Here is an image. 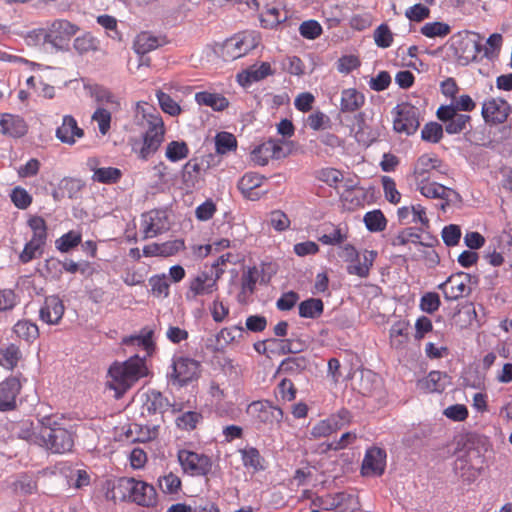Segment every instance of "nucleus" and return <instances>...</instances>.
Masks as SVG:
<instances>
[{"mask_svg": "<svg viewBox=\"0 0 512 512\" xmlns=\"http://www.w3.org/2000/svg\"><path fill=\"white\" fill-rule=\"evenodd\" d=\"M240 452L242 455L243 465L246 468H252L255 472L264 469V466L262 464L263 458L256 448L249 447L241 450Z\"/></svg>", "mask_w": 512, "mask_h": 512, "instance_id": "obj_45", "label": "nucleus"}, {"mask_svg": "<svg viewBox=\"0 0 512 512\" xmlns=\"http://www.w3.org/2000/svg\"><path fill=\"white\" fill-rule=\"evenodd\" d=\"M169 400L159 391L152 390L147 394L144 408L149 414H163L171 407Z\"/></svg>", "mask_w": 512, "mask_h": 512, "instance_id": "obj_33", "label": "nucleus"}, {"mask_svg": "<svg viewBox=\"0 0 512 512\" xmlns=\"http://www.w3.org/2000/svg\"><path fill=\"white\" fill-rule=\"evenodd\" d=\"M449 376L440 371H431L427 377L418 382V386L426 393L442 392L446 388Z\"/></svg>", "mask_w": 512, "mask_h": 512, "instance_id": "obj_27", "label": "nucleus"}, {"mask_svg": "<svg viewBox=\"0 0 512 512\" xmlns=\"http://www.w3.org/2000/svg\"><path fill=\"white\" fill-rule=\"evenodd\" d=\"M92 120L98 125L99 132L106 135L111 127V112L105 107H98L92 115Z\"/></svg>", "mask_w": 512, "mask_h": 512, "instance_id": "obj_57", "label": "nucleus"}, {"mask_svg": "<svg viewBox=\"0 0 512 512\" xmlns=\"http://www.w3.org/2000/svg\"><path fill=\"white\" fill-rule=\"evenodd\" d=\"M20 357V349L14 344L0 349V365L8 370H12L17 366Z\"/></svg>", "mask_w": 512, "mask_h": 512, "instance_id": "obj_44", "label": "nucleus"}, {"mask_svg": "<svg viewBox=\"0 0 512 512\" xmlns=\"http://www.w3.org/2000/svg\"><path fill=\"white\" fill-rule=\"evenodd\" d=\"M172 371L168 374L173 384L184 386L198 378L200 362L189 357H175L171 365Z\"/></svg>", "mask_w": 512, "mask_h": 512, "instance_id": "obj_7", "label": "nucleus"}, {"mask_svg": "<svg viewBox=\"0 0 512 512\" xmlns=\"http://www.w3.org/2000/svg\"><path fill=\"white\" fill-rule=\"evenodd\" d=\"M381 182L385 198L392 204H398L401 200V194L396 188L395 181L389 176H383Z\"/></svg>", "mask_w": 512, "mask_h": 512, "instance_id": "obj_62", "label": "nucleus"}, {"mask_svg": "<svg viewBox=\"0 0 512 512\" xmlns=\"http://www.w3.org/2000/svg\"><path fill=\"white\" fill-rule=\"evenodd\" d=\"M440 304V297L435 292H427L420 299V309L429 314L437 311Z\"/></svg>", "mask_w": 512, "mask_h": 512, "instance_id": "obj_64", "label": "nucleus"}, {"mask_svg": "<svg viewBox=\"0 0 512 512\" xmlns=\"http://www.w3.org/2000/svg\"><path fill=\"white\" fill-rule=\"evenodd\" d=\"M48 43L55 48H63L78 32L79 28L65 19H56L47 25Z\"/></svg>", "mask_w": 512, "mask_h": 512, "instance_id": "obj_11", "label": "nucleus"}, {"mask_svg": "<svg viewBox=\"0 0 512 512\" xmlns=\"http://www.w3.org/2000/svg\"><path fill=\"white\" fill-rule=\"evenodd\" d=\"M122 492V498L143 507H153L157 503V492L154 486L130 477H122L116 487Z\"/></svg>", "mask_w": 512, "mask_h": 512, "instance_id": "obj_4", "label": "nucleus"}, {"mask_svg": "<svg viewBox=\"0 0 512 512\" xmlns=\"http://www.w3.org/2000/svg\"><path fill=\"white\" fill-rule=\"evenodd\" d=\"M416 185L420 193L426 198L442 200L445 197L446 186L437 182L426 180L416 183Z\"/></svg>", "mask_w": 512, "mask_h": 512, "instance_id": "obj_42", "label": "nucleus"}, {"mask_svg": "<svg viewBox=\"0 0 512 512\" xmlns=\"http://www.w3.org/2000/svg\"><path fill=\"white\" fill-rule=\"evenodd\" d=\"M436 116L444 124L447 134H460L470 131L472 128L471 116L456 112L452 106H440L437 109Z\"/></svg>", "mask_w": 512, "mask_h": 512, "instance_id": "obj_8", "label": "nucleus"}, {"mask_svg": "<svg viewBox=\"0 0 512 512\" xmlns=\"http://www.w3.org/2000/svg\"><path fill=\"white\" fill-rule=\"evenodd\" d=\"M12 488L17 494L29 495L37 491V482L33 476L28 474H21L13 482Z\"/></svg>", "mask_w": 512, "mask_h": 512, "instance_id": "obj_43", "label": "nucleus"}, {"mask_svg": "<svg viewBox=\"0 0 512 512\" xmlns=\"http://www.w3.org/2000/svg\"><path fill=\"white\" fill-rule=\"evenodd\" d=\"M141 227L144 238H153L161 234L167 227V219L164 211L152 210L143 215Z\"/></svg>", "mask_w": 512, "mask_h": 512, "instance_id": "obj_21", "label": "nucleus"}, {"mask_svg": "<svg viewBox=\"0 0 512 512\" xmlns=\"http://www.w3.org/2000/svg\"><path fill=\"white\" fill-rule=\"evenodd\" d=\"M247 413L260 424L273 426L280 424L283 420V410L274 406L270 401H254L248 408Z\"/></svg>", "mask_w": 512, "mask_h": 512, "instance_id": "obj_9", "label": "nucleus"}, {"mask_svg": "<svg viewBox=\"0 0 512 512\" xmlns=\"http://www.w3.org/2000/svg\"><path fill=\"white\" fill-rule=\"evenodd\" d=\"M215 148L218 154H226L237 148L236 137L229 132H219L215 136Z\"/></svg>", "mask_w": 512, "mask_h": 512, "instance_id": "obj_47", "label": "nucleus"}, {"mask_svg": "<svg viewBox=\"0 0 512 512\" xmlns=\"http://www.w3.org/2000/svg\"><path fill=\"white\" fill-rule=\"evenodd\" d=\"M153 330L145 327L143 328L138 335H131L129 337H125L122 340L124 345H132L142 347L145 351H149L153 348L154 344L152 341Z\"/></svg>", "mask_w": 512, "mask_h": 512, "instance_id": "obj_37", "label": "nucleus"}, {"mask_svg": "<svg viewBox=\"0 0 512 512\" xmlns=\"http://www.w3.org/2000/svg\"><path fill=\"white\" fill-rule=\"evenodd\" d=\"M263 180L264 176L258 173H245L238 182V189L246 198L255 200L258 198V194L254 190L262 185Z\"/></svg>", "mask_w": 512, "mask_h": 512, "instance_id": "obj_28", "label": "nucleus"}, {"mask_svg": "<svg viewBox=\"0 0 512 512\" xmlns=\"http://www.w3.org/2000/svg\"><path fill=\"white\" fill-rule=\"evenodd\" d=\"M354 496L346 492H338L334 494H327L324 496H316L311 501V506L325 511L338 510L344 512L349 509L353 502Z\"/></svg>", "mask_w": 512, "mask_h": 512, "instance_id": "obj_14", "label": "nucleus"}, {"mask_svg": "<svg viewBox=\"0 0 512 512\" xmlns=\"http://www.w3.org/2000/svg\"><path fill=\"white\" fill-rule=\"evenodd\" d=\"M178 461L183 471L191 476H205L212 468L211 459L189 450H179Z\"/></svg>", "mask_w": 512, "mask_h": 512, "instance_id": "obj_10", "label": "nucleus"}, {"mask_svg": "<svg viewBox=\"0 0 512 512\" xmlns=\"http://www.w3.org/2000/svg\"><path fill=\"white\" fill-rule=\"evenodd\" d=\"M202 419V415L195 411H188L177 417L176 424L180 429L193 430Z\"/></svg>", "mask_w": 512, "mask_h": 512, "instance_id": "obj_58", "label": "nucleus"}, {"mask_svg": "<svg viewBox=\"0 0 512 512\" xmlns=\"http://www.w3.org/2000/svg\"><path fill=\"white\" fill-rule=\"evenodd\" d=\"M159 46L160 41L157 37L153 36L149 32H142L136 37L133 49L139 55H146Z\"/></svg>", "mask_w": 512, "mask_h": 512, "instance_id": "obj_34", "label": "nucleus"}, {"mask_svg": "<svg viewBox=\"0 0 512 512\" xmlns=\"http://www.w3.org/2000/svg\"><path fill=\"white\" fill-rule=\"evenodd\" d=\"M480 52V44L473 39L464 38L457 42L455 56L462 65H467L477 59Z\"/></svg>", "mask_w": 512, "mask_h": 512, "instance_id": "obj_25", "label": "nucleus"}, {"mask_svg": "<svg viewBox=\"0 0 512 512\" xmlns=\"http://www.w3.org/2000/svg\"><path fill=\"white\" fill-rule=\"evenodd\" d=\"M322 32V26L316 20L304 21L299 27L300 35L310 40L318 38Z\"/></svg>", "mask_w": 512, "mask_h": 512, "instance_id": "obj_63", "label": "nucleus"}, {"mask_svg": "<svg viewBox=\"0 0 512 512\" xmlns=\"http://www.w3.org/2000/svg\"><path fill=\"white\" fill-rule=\"evenodd\" d=\"M471 275L465 272L452 274L447 280L438 285V289L442 290L446 300H458L471 293L469 283Z\"/></svg>", "mask_w": 512, "mask_h": 512, "instance_id": "obj_12", "label": "nucleus"}, {"mask_svg": "<svg viewBox=\"0 0 512 512\" xmlns=\"http://www.w3.org/2000/svg\"><path fill=\"white\" fill-rule=\"evenodd\" d=\"M16 434L18 438L27 440L34 444L40 445L39 432L36 433L33 428V423L30 421H22L17 426Z\"/></svg>", "mask_w": 512, "mask_h": 512, "instance_id": "obj_59", "label": "nucleus"}, {"mask_svg": "<svg viewBox=\"0 0 512 512\" xmlns=\"http://www.w3.org/2000/svg\"><path fill=\"white\" fill-rule=\"evenodd\" d=\"M364 222L369 231L380 232L386 228V218L380 210L367 212L364 216Z\"/></svg>", "mask_w": 512, "mask_h": 512, "instance_id": "obj_51", "label": "nucleus"}, {"mask_svg": "<svg viewBox=\"0 0 512 512\" xmlns=\"http://www.w3.org/2000/svg\"><path fill=\"white\" fill-rule=\"evenodd\" d=\"M273 74L274 70L271 68L270 63L262 62L260 65L254 64L244 72L238 74V81L242 86H247Z\"/></svg>", "mask_w": 512, "mask_h": 512, "instance_id": "obj_26", "label": "nucleus"}, {"mask_svg": "<svg viewBox=\"0 0 512 512\" xmlns=\"http://www.w3.org/2000/svg\"><path fill=\"white\" fill-rule=\"evenodd\" d=\"M14 333L26 342H33L39 336L38 326L28 320H20L13 327Z\"/></svg>", "mask_w": 512, "mask_h": 512, "instance_id": "obj_39", "label": "nucleus"}, {"mask_svg": "<svg viewBox=\"0 0 512 512\" xmlns=\"http://www.w3.org/2000/svg\"><path fill=\"white\" fill-rule=\"evenodd\" d=\"M28 131L25 120L10 113H4L0 117V133L13 138L23 137Z\"/></svg>", "mask_w": 512, "mask_h": 512, "instance_id": "obj_23", "label": "nucleus"}, {"mask_svg": "<svg viewBox=\"0 0 512 512\" xmlns=\"http://www.w3.org/2000/svg\"><path fill=\"white\" fill-rule=\"evenodd\" d=\"M122 177V172L114 167H102L94 170L92 180L103 184L117 183Z\"/></svg>", "mask_w": 512, "mask_h": 512, "instance_id": "obj_40", "label": "nucleus"}, {"mask_svg": "<svg viewBox=\"0 0 512 512\" xmlns=\"http://www.w3.org/2000/svg\"><path fill=\"white\" fill-rule=\"evenodd\" d=\"M28 225L33 231L31 240L40 242L46 245L47 241V225L45 220L40 216H32L28 220Z\"/></svg>", "mask_w": 512, "mask_h": 512, "instance_id": "obj_50", "label": "nucleus"}, {"mask_svg": "<svg viewBox=\"0 0 512 512\" xmlns=\"http://www.w3.org/2000/svg\"><path fill=\"white\" fill-rule=\"evenodd\" d=\"M259 43L260 37L256 32H243L224 42L222 55L226 60H235L257 48Z\"/></svg>", "mask_w": 512, "mask_h": 512, "instance_id": "obj_6", "label": "nucleus"}, {"mask_svg": "<svg viewBox=\"0 0 512 512\" xmlns=\"http://www.w3.org/2000/svg\"><path fill=\"white\" fill-rule=\"evenodd\" d=\"M135 124L145 130L139 157L146 160L158 150L164 140V122L154 107L148 103H137Z\"/></svg>", "mask_w": 512, "mask_h": 512, "instance_id": "obj_1", "label": "nucleus"}, {"mask_svg": "<svg viewBox=\"0 0 512 512\" xmlns=\"http://www.w3.org/2000/svg\"><path fill=\"white\" fill-rule=\"evenodd\" d=\"M374 41L380 48H388L393 42V33L386 24H381L374 31Z\"/></svg>", "mask_w": 512, "mask_h": 512, "instance_id": "obj_61", "label": "nucleus"}, {"mask_svg": "<svg viewBox=\"0 0 512 512\" xmlns=\"http://www.w3.org/2000/svg\"><path fill=\"white\" fill-rule=\"evenodd\" d=\"M409 328L408 321H397L390 329V343L395 349H403L409 342Z\"/></svg>", "mask_w": 512, "mask_h": 512, "instance_id": "obj_32", "label": "nucleus"}, {"mask_svg": "<svg viewBox=\"0 0 512 512\" xmlns=\"http://www.w3.org/2000/svg\"><path fill=\"white\" fill-rule=\"evenodd\" d=\"M420 31L428 38L445 37L451 32V27L443 22H429L424 24Z\"/></svg>", "mask_w": 512, "mask_h": 512, "instance_id": "obj_53", "label": "nucleus"}, {"mask_svg": "<svg viewBox=\"0 0 512 512\" xmlns=\"http://www.w3.org/2000/svg\"><path fill=\"white\" fill-rule=\"evenodd\" d=\"M156 97L163 112L171 116H177L181 113L182 109L180 105L167 93L157 90Z\"/></svg>", "mask_w": 512, "mask_h": 512, "instance_id": "obj_54", "label": "nucleus"}, {"mask_svg": "<svg viewBox=\"0 0 512 512\" xmlns=\"http://www.w3.org/2000/svg\"><path fill=\"white\" fill-rule=\"evenodd\" d=\"M39 423L38 439L41 442L40 446L55 454H62L72 450L74 446L72 432L64 428L55 417H43Z\"/></svg>", "mask_w": 512, "mask_h": 512, "instance_id": "obj_3", "label": "nucleus"}, {"mask_svg": "<svg viewBox=\"0 0 512 512\" xmlns=\"http://www.w3.org/2000/svg\"><path fill=\"white\" fill-rule=\"evenodd\" d=\"M21 390V383L16 377H8L0 383V411L16 408V398Z\"/></svg>", "mask_w": 512, "mask_h": 512, "instance_id": "obj_20", "label": "nucleus"}, {"mask_svg": "<svg viewBox=\"0 0 512 512\" xmlns=\"http://www.w3.org/2000/svg\"><path fill=\"white\" fill-rule=\"evenodd\" d=\"M148 375L145 357L134 355L124 362L115 361L107 372L106 387L121 398L141 378Z\"/></svg>", "mask_w": 512, "mask_h": 512, "instance_id": "obj_2", "label": "nucleus"}, {"mask_svg": "<svg viewBox=\"0 0 512 512\" xmlns=\"http://www.w3.org/2000/svg\"><path fill=\"white\" fill-rule=\"evenodd\" d=\"M223 270H216L215 274L208 271L200 272L191 282L189 291L193 297L208 295L217 290V281L223 274Z\"/></svg>", "mask_w": 512, "mask_h": 512, "instance_id": "obj_17", "label": "nucleus"}, {"mask_svg": "<svg viewBox=\"0 0 512 512\" xmlns=\"http://www.w3.org/2000/svg\"><path fill=\"white\" fill-rule=\"evenodd\" d=\"M287 156L280 140L269 139L254 148L251 153L252 161L260 166L268 164L270 159H282Z\"/></svg>", "mask_w": 512, "mask_h": 512, "instance_id": "obj_15", "label": "nucleus"}, {"mask_svg": "<svg viewBox=\"0 0 512 512\" xmlns=\"http://www.w3.org/2000/svg\"><path fill=\"white\" fill-rule=\"evenodd\" d=\"M393 129L405 135H413L420 126L419 109L408 102H403L392 110Z\"/></svg>", "mask_w": 512, "mask_h": 512, "instance_id": "obj_5", "label": "nucleus"}, {"mask_svg": "<svg viewBox=\"0 0 512 512\" xmlns=\"http://www.w3.org/2000/svg\"><path fill=\"white\" fill-rule=\"evenodd\" d=\"M323 301L319 298H310L299 304V315L303 318L315 319L322 315Z\"/></svg>", "mask_w": 512, "mask_h": 512, "instance_id": "obj_38", "label": "nucleus"}, {"mask_svg": "<svg viewBox=\"0 0 512 512\" xmlns=\"http://www.w3.org/2000/svg\"><path fill=\"white\" fill-rule=\"evenodd\" d=\"M314 176L317 180L324 182L330 187L336 188L343 181V173L332 167H325L315 171Z\"/></svg>", "mask_w": 512, "mask_h": 512, "instance_id": "obj_41", "label": "nucleus"}, {"mask_svg": "<svg viewBox=\"0 0 512 512\" xmlns=\"http://www.w3.org/2000/svg\"><path fill=\"white\" fill-rule=\"evenodd\" d=\"M92 96L102 107L105 104L109 105L112 109H118L119 107V102L113 93L102 86L93 87Z\"/></svg>", "mask_w": 512, "mask_h": 512, "instance_id": "obj_55", "label": "nucleus"}, {"mask_svg": "<svg viewBox=\"0 0 512 512\" xmlns=\"http://www.w3.org/2000/svg\"><path fill=\"white\" fill-rule=\"evenodd\" d=\"M195 100L199 105L211 107L214 111H223L229 106V101L226 97L208 91L197 92Z\"/></svg>", "mask_w": 512, "mask_h": 512, "instance_id": "obj_30", "label": "nucleus"}, {"mask_svg": "<svg viewBox=\"0 0 512 512\" xmlns=\"http://www.w3.org/2000/svg\"><path fill=\"white\" fill-rule=\"evenodd\" d=\"M364 95L354 88L345 89L341 93L340 109L342 112L352 113L363 106Z\"/></svg>", "mask_w": 512, "mask_h": 512, "instance_id": "obj_31", "label": "nucleus"}, {"mask_svg": "<svg viewBox=\"0 0 512 512\" xmlns=\"http://www.w3.org/2000/svg\"><path fill=\"white\" fill-rule=\"evenodd\" d=\"M84 136V130L77 124L72 115H65L62 125L56 129V137L64 144L73 145L76 140Z\"/></svg>", "mask_w": 512, "mask_h": 512, "instance_id": "obj_24", "label": "nucleus"}, {"mask_svg": "<svg viewBox=\"0 0 512 512\" xmlns=\"http://www.w3.org/2000/svg\"><path fill=\"white\" fill-rule=\"evenodd\" d=\"M166 157L171 162L183 160L189 155V148L184 141H172L166 147Z\"/></svg>", "mask_w": 512, "mask_h": 512, "instance_id": "obj_49", "label": "nucleus"}, {"mask_svg": "<svg viewBox=\"0 0 512 512\" xmlns=\"http://www.w3.org/2000/svg\"><path fill=\"white\" fill-rule=\"evenodd\" d=\"M442 160L435 154H423L414 164L413 176L416 183L429 180L432 171H441Z\"/></svg>", "mask_w": 512, "mask_h": 512, "instance_id": "obj_22", "label": "nucleus"}, {"mask_svg": "<svg viewBox=\"0 0 512 512\" xmlns=\"http://www.w3.org/2000/svg\"><path fill=\"white\" fill-rule=\"evenodd\" d=\"M386 466V452L378 447H372L366 451L362 462V474L364 476H381Z\"/></svg>", "mask_w": 512, "mask_h": 512, "instance_id": "obj_18", "label": "nucleus"}, {"mask_svg": "<svg viewBox=\"0 0 512 512\" xmlns=\"http://www.w3.org/2000/svg\"><path fill=\"white\" fill-rule=\"evenodd\" d=\"M245 333V329L241 325H234L231 327L222 328L215 336L214 339H208L206 348L211 352H220L226 346L239 342Z\"/></svg>", "mask_w": 512, "mask_h": 512, "instance_id": "obj_16", "label": "nucleus"}, {"mask_svg": "<svg viewBox=\"0 0 512 512\" xmlns=\"http://www.w3.org/2000/svg\"><path fill=\"white\" fill-rule=\"evenodd\" d=\"M12 203L19 209H27L32 203V196L22 187H15L10 194Z\"/></svg>", "mask_w": 512, "mask_h": 512, "instance_id": "obj_60", "label": "nucleus"}, {"mask_svg": "<svg viewBox=\"0 0 512 512\" xmlns=\"http://www.w3.org/2000/svg\"><path fill=\"white\" fill-rule=\"evenodd\" d=\"M84 187V183L76 178H64L60 181L58 192L62 197L74 198Z\"/></svg>", "mask_w": 512, "mask_h": 512, "instance_id": "obj_48", "label": "nucleus"}, {"mask_svg": "<svg viewBox=\"0 0 512 512\" xmlns=\"http://www.w3.org/2000/svg\"><path fill=\"white\" fill-rule=\"evenodd\" d=\"M65 312L63 301L57 295H51L45 298L43 305L39 310V318L48 325H57Z\"/></svg>", "mask_w": 512, "mask_h": 512, "instance_id": "obj_19", "label": "nucleus"}, {"mask_svg": "<svg viewBox=\"0 0 512 512\" xmlns=\"http://www.w3.org/2000/svg\"><path fill=\"white\" fill-rule=\"evenodd\" d=\"M81 239V233L71 230L56 240V248L60 252H68L72 248L78 246L81 243Z\"/></svg>", "mask_w": 512, "mask_h": 512, "instance_id": "obj_52", "label": "nucleus"}, {"mask_svg": "<svg viewBox=\"0 0 512 512\" xmlns=\"http://www.w3.org/2000/svg\"><path fill=\"white\" fill-rule=\"evenodd\" d=\"M45 244L29 240L22 252L19 254V261L22 264H27L37 257H41L44 252Z\"/></svg>", "mask_w": 512, "mask_h": 512, "instance_id": "obj_46", "label": "nucleus"}, {"mask_svg": "<svg viewBox=\"0 0 512 512\" xmlns=\"http://www.w3.org/2000/svg\"><path fill=\"white\" fill-rule=\"evenodd\" d=\"M201 165L195 159L189 160L182 169V181L187 189L194 188L199 181Z\"/></svg>", "mask_w": 512, "mask_h": 512, "instance_id": "obj_35", "label": "nucleus"}, {"mask_svg": "<svg viewBox=\"0 0 512 512\" xmlns=\"http://www.w3.org/2000/svg\"><path fill=\"white\" fill-rule=\"evenodd\" d=\"M443 130L441 124L437 122H429L424 125L421 131V138L430 143H438L443 137Z\"/></svg>", "mask_w": 512, "mask_h": 512, "instance_id": "obj_56", "label": "nucleus"}, {"mask_svg": "<svg viewBox=\"0 0 512 512\" xmlns=\"http://www.w3.org/2000/svg\"><path fill=\"white\" fill-rule=\"evenodd\" d=\"M510 113L509 103L502 98L487 99L484 101L481 110L484 121L489 125L503 124Z\"/></svg>", "mask_w": 512, "mask_h": 512, "instance_id": "obj_13", "label": "nucleus"}, {"mask_svg": "<svg viewBox=\"0 0 512 512\" xmlns=\"http://www.w3.org/2000/svg\"><path fill=\"white\" fill-rule=\"evenodd\" d=\"M308 363V359L304 356L288 357L281 362L278 372L284 374H299L307 368Z\"/></svg>", "mask_w": 512, "mask_h": 512, "instance_id": "obj_36", "label": "nucleus"}, {"mask_svg": "<svg viewBox=\"0 0 512 512\" xmlns=\"http://www.w3.org/2000/svg\"><path fill=\"white\" fill-rule=\"evenodd\" d=\"M376 257L377 252L366 250L362 255L359 256V262H354L347 265L346 270L348 274L357 275L361 278L367 277Z\"/></svg>", "mask_w": 512, "mask_h": 512, "instance_id": "obj_29", "label": "nucleus"}]
</instances>
